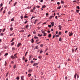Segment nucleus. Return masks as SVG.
Wrapping results in <instances>:
<instances>
[{"instance_id": "nucleus-33", "label": "nucleus", "mask_w": 80, "mask_h": 80, "mask_svg": "<svg viewBox=\"0 0 80 80\" xmlns=\"http://www.w3.org/2000/svg\"><path fill=\"white\" fill-rule=\"evenodd\" d=\"M61 3H62V4H63V3H64V2H63V1H61Z\"/></svg>"}, {"instance_id": "nucleus-2", "label": "nucleus", "mask_w": 80, "mask_h": 80, "mask_svg": "<svg viewBox=\"0 0 80 80\" xmlns=\"http://www.w3.org/2000/svg\"><path fill=\"white\" fill-rule=\"evenodd\" d=\"M38 65V63H36L34 64L33 65V66H34V67H35V66H37V65Z\"/></svg>"}, {"instance_id": "nucleus-40", "label": "nucleus", "mask_w": 80, "mask_h": 80, "mask_svg": "<svg viewBox=\"0 0 80 80\" xmlns=\"http://www.w3.org/2000/svg\"><path fill=\"white\" fill-rule=\"evenodd\" d=\"M77 8L79 10V9H80V8L79 7V6H78L77 7Z\"/></svg>"}, {"instance_id": "nucleus-34", "label": "nucleus", "mask_w": 80, "mask_h": 80, "mask_svg": "<svg viewBox=\"0 0 80 80\" xmlns=\"http://www.w3.org/2000/svg\"><path fill=\"white\" fill-rule=\"evenodd\" d=\"M59 41H62V38H59Z\"/></svg>"}, {"instance_id": "nucleus-13", "label": "nucleus", "mask_w": 80, "mask_h": 80, "mask_svg": "<svg viewBox=\"0 0 80 80\" xmlns=\"http://www.w3.org/2000/svg\"><path fill=\"white\" fill-rule=\"evenodd\" d=\"M42 35H43L42 34L40 35V34H38V36L39 37H42Z\"/></svg>"}, {"instance_id": "nucleus-53", "label": "nucleus", "mask_w": 80, "mask_h": 80, "mask_svg": "<svg viewBox=\"0 0 80 80\" xmlns=\"http://www.w3.org/2000/svg\"><path fill=\"white\" fill-rule=\"evenodd\" d=\"M5 66L6 65H7V62L5 61Z\"/></svg>"}, {"instance_id": "nucleus-41", "label": "nucleus", "mask_w": 80, "mask_h": 80, "mask_svg": "<svg viewBox=\"0 0 80 80\" xmlns=\"http://www.w3.org/2000/svg\"><path fill=\"white\" fill-rule=\"evenodd\" d=\"M0 35H1V36H3V34L2 33H1L0 34Z\"/></svg>"}, {"instance_id": "nucleus-27", "label": "nucleus", "mask_w": 80, "mask_h": 80, "mask_svg": "<svg viewBox=\"0 0 80 80\" xmlns=\"http://www.w3.org/2000/svg\"><path fill=\"white\" fill-rule=\"evenodd\" d=\"M29 59L30 60H31V59H32V57H31V56H29Z\"/></svg>"}, {"instance_id": "nucleus-22", "label": "nucleus", "mask_w": 80, "mask_h": 80, "mask_svg": "<svg viewBox=\"0 0 80 80\" xmlns=\"http://www.w3.org/2000/svg\"><path fill=\"white\" fill-rule=\"evenodd\" d=\"M13 68L15 69L16 68V65H14L13 66Z\"/></svg>"}, {"instance_id": "nucleus-64", "label": "nucleus", "mask_w": 80, "mask_h": 80, "mask_svg": "<svg viewBox=\"0 0 80 80\" xmlns=\"http://www.w3.org/2000/svg\"><path fill=\"white\" fill-rule=\"evenodd\" d=\"M43 2V0H41L40 1L41 2Z\"/></svg>"}, {"instance_id": "nucleus-1", "label": "nucleus", "mask_w": 80, "mask_h": 80, "mask_svg": "<svg viewBox=\"0 0 80 80\" xmlns=\"http://www.w3.org/2000/svg\"><path fill=\"white\" fill-rule=\"evenodd\" d=\"M77 75V77L78 78H79V76L80 75V73L79 72H77V73H75L74 76V78L75 79H76V76Z\"/></svg>"}, {"instance_id": "nucleus-42", "label": "nucleus", "mask_w": 80, "mask_h": 80, "mask_svg": "<svg viewBox=\"0 0 80 80\" xmlns=\"http://www.w3.org/2000/svg\"><path fill=\"white\" fill-rule=\"evenodd\" d=\"M33 18H35V17H33V16H32V17L31 18V20H32V19H33Z\"/></svg>"}, {"instance_id": "nucleus-19", "label": "nucleus", "mask_w": 80, "mask_h": 80, "mask_svg": "<svg viewBox=\"0 0 80 80\" xmlns=\"http://www.w3.org/2000/svg\"><path fill=\"white\" fill-rule=\"evenodd\" d=\"M52 36V35H51V34H49L48 35V37L49 38H50V37H51V36Z\"/></svg>"}, {"instance_id": "nucleus-51", "label": "nucleus", "mask_w": 80, "mask_h": 80, "mask_svg": "<svg viewBox=\"0 0 80 80\" xmlns=\"http://www.w3.org/2000/svg\"><path fill=\"white\" fill-rule=\"evenodd\" d=\"M35 9H36L35 7H33V10H35Z\"/></svg>"}, {"instance_id": "nucleus-3", "label": "nucleus", "mask_w": 80, "mask_h": 80, "mask_svg": "<svg viewBox=\"0 0 80 80\" xmlns=\"http://www.w3.org/2000/svg\"><path fill=\"white\" fill-rule=\"evenodd\" d=\"M72 35H73V33H72V32H69V36L70 37H71V36H72Z\"/></svg>"}, {"instance_id": "nucleus-46", "label": "nucleus", "mask_w": 80, "mask_h": 80, "mask_svg": "<svg viewBox=\"0 0 80 80\" xmlns=\"http://www.w3.org/2000/svg\"><path fill=\"white\" fill-rule=\"evenodd\" d=\"M19 77H17V80H19Z\"/></svg>"}, {"instance_id": "nucleus-8", "label": "nucleus", "mask_w": 80, "mask_h": 80, "mask_svg": "<svg viewBox=\"0 0 80 80\" xmlns=\"http://www.w3.org/2000/svg\"><path fill=\"white\" fill-rule=\"evenodd\" d=\"M11 58H12V59H15V58L13 56H11Z\"/></svg>"}, {"instance_id": "nucleus-9", "label": "nucleus", "mask_w": 80, "mask_h": 80, "mask_svg": "<svg viewBox=\"0 0 80 80\" xmlns=\"http://www.w3.org/2000/svg\"><path fill=\"white\" fill-rule=\"evenodd\" d=\"M21 78L22 80H24V78H23V76L21 77Z\"/></svg>"}, {"instance_id": "nucleus-49", "label": "nucleus", "mask_w": 80, "mask_h": 80, "mask_svg": "<svg viewBox=\"0 0 80 80\" xmlns=\"http://www.w3.org/2000/svg\"><path fill=\"white\" fill-rule=\"evenodd\" d=\"M62 32H59V35H61Z\"/></svg>"}, {"instance_id": "nucleus-29", "label": "nucleus", "mask_w": 80, "mask_h": 80, "mask_svg": "<svg viewBox=\"0 0 80 80\" xmlns=\"http://www.w3.org/2000/svg\"><path fill=\"white\" fill-rule=\"evenodd\" d=\"M11 20L12 21V22H13V21H14V19L12 18L11 19Z\"/></svg>"}, {"instance_id": "nucleus-14", "label": "nucleus", "mask_w": 80, "mask_h": 80, "mask_svg": "<svg viewBox=\"0 0 80 80\" xmlns=\"http://www.w3.org/2000/svg\"><path fill=\"white\" fill-rule=\"evenodd\" d=\"M15 40V38H13L12 39V40L11 41V42H13V41Z\"/></svg>"}, {"instance_id": "nucleus-47", "label": "nucleus", "mask_w": 80, "mask_h": 80, "mask_svg": "<svg viewBox=\"0 0 80 80\" xmlns=\"http://www.w3.org/2000/svg\"><path fill=\"white\" fill-rule=\"evenodd\" d=\"M30 36H31V35L29 34L28 36V37H30Z\"/></svg>"}, {"instance_id": "nucleus-32", "label": "nucleus", "mask_w": 80, "mask_h": 80, "mask_svg": "<svg viewBox=\"0 0 80 80\" xmlns=\"http://www.w3.org/2000/svg\"><path fill=\"white\" fill-rule=\"evenodd\" d=\"M42 52H43V51H42V50H41L40 52V53H42Z\"/></svg>"}, {"instance_id": "nucleus-37", "label": "nucleus", "mask_w": 80, "mask_h": 80, "mask_svg": "<svg viewBox=\"0 0 80 80\" xmlns=\"http://www.w3.org/2000/svg\"><path fill=\"white\" fill-rule=\"evenodd\" d=\"M31 62V63H34V62L33 61V60H32Z\"/></svg>"}, {"instance_id": "nucleus-56", "label": "nucleus", "mask_w": 80, "mask_h": 80, "mask_svg": "<svg viewBox=\"0 0 80 80\" xmlns=\"http://www.w3.org/2000/svg\"><path fill=\"white\" fill-rule=\"evenodd\" d=\"M57 4H58V5H60V2H58L57 3Z\"/></svg>"}, {"instance_id": "nucleus-62", "label": "nucleus", "mask_w": 80, "mask_h": 80, "mask_svg": "<svg viewBox=\"0 0 80 80\" xmlns=\"http://www.w3.org/2000/svg\"><path fill=\"white\" fill-rule=\"evenodd\" d=\"M40 46L41 47H43V44H41Z\"/></svg>"}, {"instance_id": "nucleus-6", "label": "nucleus", "mask_w": 80, "mask_h": 80, "mask_svg": "<svg viewBox=\"0 0 80 80\" xmlns=\"http://www.w3.org/2000/svg\"><path fill=\"white\" fill-rule=\"evenodd\" d=\"M51 25H52V27L54 26V22H51Z\"/></svg>"}, {"instance_id": "nucleus-18", "label": "nucleus", "mask_w": 80, "mask_h": 80, "mask_svg": "<svg viewBox=\"0 0 80 80\" xmlns=\"http://www.w3.org/2000/svg\"><path fill=\"white\" fill-rule=\"evenodd\" d=\"M32 75V74H28V77H31Z\"/></svg>"}, {"instance_id": "nucleus-60", "label": "nucleus", "mask_w": 80, "mask_h": 80, "mask_svg": "<svg viewBox=\"0 0 80 80\" xmlns=\"http://www.w3.org/2000/svg\"><path fill=\"white\" fill-rule=\"evenodd\" d=\"M25 58L24 57H23V60H25Z\"/></svg>"}, {"instance_id": "nucleus-20", "label": "nucleus", "mask_w": 80, "mask_h": 80, "mask_svg": "<svg viewBox=\"0 0 80 80\" xmlns=\"http://www.w3.org/2000/svg\"><path fill=\"white\" fill-rule=\"evenodd\" d=\"M60 8H61V6H59L57 7L58 9H60Z\"/></svg>"}, {"instance_id": "nucleus-35", "label": "nucleus", "mask_w": 80, "mask_h": 80, "mask_svg": "<svg viewBox=\"0 0 80 80\" xmlns=\"http://www.w3.org/2000/svg\"><path fill=\"white\" fill-rule=\"evenodd\" d=\"M10 30H11V31H12V30H13V28H10Z\"/></svg>"}, {"instance_id": "nucleus-43", "label": "nucleus", "mask_w": 80, "mask_h": 80, "mask_svg": "<svg viewBox=\"0 0 80 80\" xmlns=\"http://www.w3.org/2000/svg\"><path fill=\"white\" fill-rule=\"evenodd\" d=\"M3 4L2 3H1L0 4V6L1 7H2V5H3Z\"/></svg>"}, {"instance_id": "nucleus-23", "label": "nucleus", "mask_w": 80, "mask_h": 80, "mask_svg": "<svg viewBox=\"0 0 80 80\" xmlns=\"http://www.w3.org/2000/svg\"><path fill=\"white\" fill-rule=\"evenodd\" d=\"M53 17V16H50V17H49V18L50 19H51V18H52V17Z\"/></svg>"}, {"instance_id": "nucleus-15", "label": "nucleus", "mask_w": 80, "mask_h": 80, "mask_svg": "<svg viewBox=\"0 0 80 80\" xmlns=\"http://www.w3.org/2000/svg\"><path fill=\"white\" fill-rule=\"evenodd\" d=\"M46 35H47V33H44L43 37H45V36H46Z\"/></svg>"}, {"instance_id": "nucleus-45", "label": "nucleus", "mask_w": 80, "mask_h": 80, "mask_svg": "<svg viewBox=\"0 0 80 80\" xmlns=\"http://www.w3.org/2000/svg\"><path fill=\"white\" fill-rule=\"evenodd\" d=\"M36 7H37V8H40V6H36Z\"/></svg>"}, {"instance_id": "nucleus-25", "label": "nucleus", "mask_w": 80, "mask_h": 80, "mask_svg": "<svg viewBox=\"0 0 80 80\" xmlns=\"http://www.w3.org/2000/svg\"><path fill=\"white\" fill-rule=\"evenodd\" d=\"M34 38L35 39H38V38L36 36H35Z\"/></svg>"}, {"instance_id": "nucleus-12", "label": "nucleus", "mask_w": 80, "mask_h": 80, "mask_svg": "<svg viewBox=\"0 0 80 80\" xmlns=\"http://www.w3.org/2000/svg\"><path fill=\"white\" fill-rule=\"evenodd\" d=\"M76 10L77 13H79V11H80L79 10H78L77 9H76Z\"/></svg>"}, {"instance_id": "nucleus-54", "label": "nucleus", "mask_w": 80, "mask_h": 80, "mask_svg": "<svg viewBox=\"0 0 80 80\" xmlns=\"http://www.w3.org/2000/svg\"><path fill=\"white\" fill-rule=\"evenodd\" d=\"M31 12H33V10H32V9H31Z\"/></svg>"}, {"instance_id": "nucleus-11", "label": "nucleus", "mask_w": 80, "mask_h": 80, "mask_svg": "<svg viewBox=\"0 0 80 80\" xmlns=\"http://www.w3.org/2000/svg\"><path fill=\"white\" fill-rule=\"evenodd\" d=\"M24 18H28V16H25L24 17Z\"/></svg>"}, {"instance_id": "nucleus-31", "label": "nucleus", "mask_w": 80, "mask_h": 80, "mask_svg": "<svg viewBox=\"0 0 80 80\" xmlns=\"http://www.w3.org/2000/svg\"><path fill=\"white\" fill-rule=\"evenodd\" d=\"M17 2H15V3L14 4V6H15V5H17Z\"/></svg>"}, {"instance_id": "nucleus-50", "label": "nucleus", "mask_w": 80, "mask_h": 80, "mask_svg": "<svg viewBox=\"0 0 80 80\" xmlns=\"http://www.w3.org/2000/svg\"><path fill=\"white\" fill-rule=\"evenodd\" d=\"M12 50H15V48H12Z\"/></svg>"}, {"instance_id": "nucleus-7", "label": "nucleus", "mask_w": 80, "mask_h": 80, "mask_svg": "<svg viewBox=\"0 0 80 80\" xmlns=\"http://www.w3.org/2000/svg\"><path fill=\"white\" fill-rule=\"evenodd\" d=\"M58 27H59V30H61V28H62V26L59 25Z\"/></svg>"}, {"instance_id": "nucleus-63", "label": "nucleus", "mask_w": 80, "mask_h": 80, "mask_svg": "<svg viewBox=\"0 0 80 80\" xmlns=\"http://www.w3.org/2000/svg\"><path fill=\"white\" fill-rule=\"evenodd\" d=\"M46 15L47 16L48 15V13H47Z\"/></svg>"}, {"instance_id": "nucleus-17", "label": "nucleus", "mask_w": 80, "mask_h": 80, "mask_svg": "<svg viewBox=\"0 0 80 80\" xmlns=\"http://www.w3.org/2000/svg\"><path fill=\"white\" fill-rule=\"evenodd\" d=\"M45 7H46V6L45 5H44L42 6V8H45Z\"/></svg>"}, {"instance_id": "nucleus-55", "label": "nucleus", "mask_w": 80, "mask_h": 80, "mask_svg": "<svg viewBox=\"0 0 80 80\" xmlns=\"http://www.w3.org/2000/svg\"><path fill=\"white\" fill-rule=\"evenodd\" d=\"M67 77L66 76V77H65V79H66V80H67Z\"/></svg>"}, {"instance_id": "nucleus-58", "label": "nucleus", "mask_w": 80, "mask_h": 80, "mask_svg": "<svg viewBox=\"0 0 80 80\" xmlns=\"http://www.w3.org/2000/svg\"><path fill=\"white\" fill-rule=\"evenodd\" d=\"M33 33H34V34H36V32H34Z\"/></svg>"}, {"instance_id": "nucleus-16", "label": "nucleus", "mask_w": 80, "mask_h": 80, "mask_svg": "<svg viewBox=\"0 0 80 80\" xmlns=\"http://www.w3.org/2000/svg\"><path fill=\"white\" fill-rule=\"evenodd\" d=\"M17 53H16L14 54V56L16 57V58H17Z\"/></svg>"}, {"instance_id": "nucleus-39", "label": "nucleus", "mask_w": 80, "mask_h": 80, "mask_svg": "<svg viewBox=\"0 0 80 80\" xmlns=\"http://www.w3.org/2000/svg\"><path fill=\"white\" fill-rule=\"evenodd\" d=\"M77 49H78V48H76V49L75 50V52H76L77 50Z\"/></svg>"}, {"instance_id": "nucleus-30", "label": "nucleus", "mask_w": 80, "mask_h": 80, "mask_svg": "<svg viewBox=\"0 0 80 80\" xmlns=\"http://www.w3.org/2000/svg\"><path fill=\"white\" fill-rule=\"evenodd\" d=\"M28 53V52H27L25 54V56H26V55H27Z\"/></svg>"}, {"instance_id": "nucleus-21", "label": "nucleus", "mask_w": 80, "mask_h": 80, "mask_svg": "<svg viewBox=\"0 0 80 80\" xmlns=\"http://www.w3.org/2000/svg\"><path fill=\"white\" fill-rule=\"evenodd\" d=\"M31 40H32V41H31L32 43H33V42H34V40H33V39H32Z\"/></svg>"}, {"instance_id": "nucleus-61", "label": "nucleus", "mask_w": 80, "mask_h": 80, "mask_svg": "<svg viewBox=\"0 0 80 80\" xmlns=\"http://www.w3.org/2000/svg\"><path fill=\"white\" fill-rule=\"evenodd\" d=\"M5 29H4L2 30L3 32H4V31H5Z\"/></svg>"}, {"instance_id": "nucleus-52", "label": "nucleus", "mask_w": 80, "mask_h": 80, "mask_svg": "<svg viewBox=\"0 0 80 80\" xmlns=\"http://www.w3.org/2000/svg\"><path fill=\"white\" fill-rule=\"evenodd\" d=\"M38 22V19H36L35 20V22Z\"/></svg>"}, {"instance_id": "nucleus-5", "label": "nucleus", "mask_w": 80, "mask_h": 80, "mask_svg": "<svg viewBox=\"0 0 80 80\" xmlns=\"http://www.w3.org/2000/svg\"><path fill=\"white\" fill-rule=\"evenodd\" d=\"M32 72V70L30 69L28 70V72L29 73H31Z\"/></svg>"}, {"instance_id": "nucleus-28", "label": "nucleus", "mask_w": 80, "mask_h": 80, "mask_svg": "<svg viewBox=\"0 0 80 80\" xmlns=\"http://www.w3.org/2000/svg\"><path fill=\"white\" fill-rule=\"evenodd\" d=\"M48 27H49V28H51V27H52V25H48Z\"/></svg>"}, {"instance_id": "nucleus-38", "label": "nucleus", "mask_w": 80, "mask_h": 80, "mask_svg": "<svg viewBox=\"0 0 80 80\" xmlns=\"http://www.w3.org/2000/svg\"><path fill=\"white\" fill-rule=\"evenodd\" d=\"M8 55V53H6L5 55L4 56H7Z\"/></svg>"}, {"instance_id": "nucleus-48", "label": "nucleus", "mask_w": 80, "mask_h": 80, "mask_svg": "<svg viewBox=\"0 0 80 80\" xmlns=\"http://www.w3.org/2000/svg\"><path fill=\"white\" fill-rule=\"evenodd\" d=\"M21 19H23V17L22 16H21Z\"/></svg>"}, {"instance_id": "nucleus-24", "label": "nucleus", "mask_w": 80, "mask_h": 80, "mask_svg": "<svg viewBox=\"0 0 80 80\" xmlns=\"http://www.w3.org/2000/svg\"><path fill=\"white\" fill-rule=\"evenodd\" d=\"M29 27L28 25H27L26 26V28H27V27Z\"/></svg>"}, {"instance_id": "nucleus-36", "label": "nucleus", "mask_w": 80, "mask_h": 80, "mask_svg": "<svg viewBox=\"0 0 80 80\" xmlns=\"http://www.w3.org/2000/svg\"><path fill=\"white\" fill-rule=\"evenodd\" d=\"M27 23H28V21H26L24 23L25 24H26Z\"/></svg>"}, {"instance_id": "nucleus-57", "label": "nucleus", "mask_w": 80, "mask_h": 80, "mask_svg": "<svg viewBox=\"0 0 80 80\" xmlns=\"http://www.w3.org/2000/svg\"><path fill=\"white\" fill-rule=\"evenodd\" d=\"M3 10V8H2L1 9L0 12H1V11H2V10Z\"/></svg>"}, {"instance_id": "nucleus-59", "label": "nucleus", "mask_w": 80, "mask_h": 80, "mask_svg": "<svg viewBox=\"0 0 80 80\" xmlns=\"http://www.w3.org/2000/svg\"><path fill=\"white\" fill-rule=\"evenodd\" d=\"M5 13V10H4L3 12V13Z\"/></svg>"}, {"instance_id": "nucleus-10", "label": "nucleus", "mask_w": 80, "mask_h": 80, "mask_svg": "<svg viewBox=\"0 0 80 80\" xmlns=\"http://www.w3.org/2000/svg\"><path fill=\"white\" fill-rule=\"evenodd\" d=\"M35 49H38V47L36 46L34 48Z\"/></svg>"}, {"instance_id": "nucleus-44", "label": "nucleus", "mask_w": 80, "mask_h": 80, "mask_svg": "<svg viewBox=\"0 0 80 80\" xmlns=\"http://www.w3.org/2000/svg\"><path fill=\"white\" fill-rule=\"evenodd\" d=\"M14 42H12V43H11V45H14Z\"/></svg>"}, {"instance_id": "nucleus-4", "label": "nucleus", "mask_w": 80, "mask_h": 80, "mask_svg": "<svg viewBox=\"0 0 80 80\" xmlns=\"http://www.w3.org/2000/svg\"><path fill=\"white\" fill-rule=\"evenodd\" d=\"M22 45V44H21V43H19L17 45V47H19V46H20V45Z\"/></svg>"}, {"instance_id": "nucleus-26", "label": "nucleus", "mask_w": 80, "mask_h": 80, "mask_svg": "<svg viewBox=\"0 0 80 80\" xmlns=\"http://www.w3.org/2000/svg\"><path fill=\"white\" fill-rule=\"evenodd\" d=\"M38 58L40 59H41V58H42V56H38Z\"/></svg>"}]
</instances>
